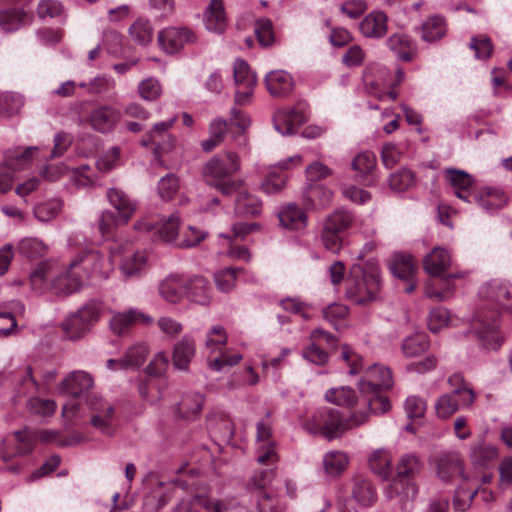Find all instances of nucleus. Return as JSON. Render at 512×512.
Here are the masks:
<instances>
[{
  "instance_id": "f257e3e1",
  "label": "nucleus",
  "mask_w": 512,
  "mask_h": 512,
  "mask_svg": "<svg viewBox=\"0 0 512 512\" xmlns=\"http://www.w3.org/2000/svg\"><path fill=\"white\" fill-rule=\"evenodd\" d=\"M479 298L485 302L475 312L472 328L487 349H498L502 336L497 330V319L501 310L512 313V285L493 279L484 283L479 289Z\"/></svg>"
},
{
  "instance_id": "f03ea898",
  "label": "nucleus",
  "mask_w": 512,
  "mask_h": 512,
  "mask_svg": "<svg viewBox=\"0 0 512 512\" xmlns=\"http://www.w3.org/2000/svg\"><path fill=\"white\" fill-rule=\"evenodd\" d=\"M71 398L62 406L61 415L66 421L84 417L87 412L91 414V425L104 434H111L114 420V406L102 399L98 394H91L82 397L70 396Z\"/></svg>"
},
{
  "instance_id": "7ed1b4c3",
  "label": "nucleus",
  "mask_w": 512,
  "mask_h": 512,
  "mask_svg": "<svg viewBox=\"0 0 512 512\" xmlns=\"http://www.w3.org/2000/svg\"><path fill=\"white\" fill-rule=\"evenodd\" d=\"M380 283V269L375 260L354 264L345 281L346 296L356 304H368L375 299Z\"/></svg>"
},
{
  "instance_id": "20e7f679",
  "label": "nucleus",
  "mask_w": 512,
  "mask_h": 512,
  "mask_svg": "<svg viewBox=\"0 0 512 512\" xmlns=\"http://www.w3.org/2000/svg\"><path fill=\"white\" fill-rule=\"evenodd\" d=\"M240 169L239 157L233 152L211 158L203 167L204 181L224 195H230L238 189L239 183L231 176Z\"/></svg>"
},
{
  "instance_id": "39448f33",
  "label": "nucleus",
  "mask_w": 512,
  "mask_h": 512,
  "mask_svg": "<svg viewBox=\"0 0 512 512\" xmlns=\"http://www.w3.org/2000/svg\"><path fill=\"white\" fill-rule=\"evenodd\" d=\"M181 217L178 212L172 213L169 217H163L157 221L151 216L140 218L135 224L134 229L140 233H151L162 242L173 244L177 247L180 241Z\"/></svg>"
},
{
  "instance_id": "423d86ee",
  "label": "nucleus",
  "mask_w": 512,
  "mask_h": 512,
  "mask_svg": "<svg viewBox=\"0 0 512 512\" xmlns=\"http://www.w3.org/2000/svg\"><path fill=\"white\" fill-rule=\"evenodd\" d=\"M103 311L102 302L89 300L66 318L63 327L70 339H78L94 326Z\"/></svg>"
},
{
  "instance_id": "0eeeda50",
  "label": "nucleus",
  "mask_w": 512,
  "mask_h": 512,
  "mask_svg": "<svg viewBox=\"0 0 512 512\" xmlns=\"http://www.w3.org/2000/svg\"><path fill=\"white\" fill-rule=\"evenodd\" d=\"M351 496H339L337 507L339 512H358V507H369L377 499V493L372 482L361 476L352 480Z\"/></svg>"
},
{
  "instance_id": "6e6552de",
  "label": "nucleus",
  "mask_w": 512,
  "mask_h": 512,
  "mask_svg": "<svg viewBox=\"0 0 512 512\" xmlns=\"http://www.w3.org/2000/svg\"><path fill=\"white\" fill-rule=\"evenodd\" d=\"M305 428L313 434H321L331 440L341 437L347 430L345 418L338 410L324 408L318 410L311 421L305 423Z\"/></svg>"
},
{
  "instance_id": "1a4fd4ad",
  "label": "nucleus",
  "mask_w": 512,
  "mask_h": 512,
  "mask_svg": "<svg viewBox=\"0 0 512 512\" xmlns=\"http://www.w3.org/2000/svg\"><path fill=\"white\" fill-rule=\"evenodd\" d=\"M111 257L107 258L97 251L84 252L79 254L71 262V271L78 269L85 283L91 276L108 278L113 271V261Z\"/></svg>"
},
{
  "instance_id": "9d476101",
  "label": "nucleus",
  "mask_w": 512,
  "mask_h": 512,
  "mask_svg": "<svg viewBox=\"0 0 512 512\" xmlns=\"http://www.w3.org/2000/svg\"><path fill=\"white\" fill-rule=\"evenodd\" d=\"M110 250L113 259L121 258L120 270L126 278L139 277L147 267L148 256L144 250L119 244H113Z\"/></svg>"
},
{
  "instance_id": "9b49d317",
  "label": "nucleus",
  "mask_w": 512,
  "mask_h": 512,
  "mask_svg": "<svg viewBox=\"0 0 512 512\" xmlns=\"http://www.w3.org/2000/svg\"><path fill=\"white\" fill-rule=\"evenodd\" d=\"M176 122V117L161 121L153 125V128L140 141L143 146H153L156 158L160 159L163 153L171 151L176 145L175 137L169 133V129Z\"/></svg>"
},
{
  "instance_id": "f8f14e48",
  "label": "nucleus",
  "mask_w": 512,
  "mask_h": 512,
  "mask_svg": "<svg viewBox=\"0 0 512 512\" xmlns=\"http://www.w3.org/2000/svg\"><path fill=\"white\" fill-rule=\"evenodd\" d=\"M392 386L393 377L390 368L380 364L368 366L358 384L360 393L388 390Z\"/></svg>"
},
{
  "instance_id": "ddd939ff",
  "label": "nucleus",
  "mask_w": 512,
  "mask_h": 512,
  "mask_svg": "<svg viewBox=\"0 0 512 512\" xmlns=\"http://www.w3.org/2000/svg\"><path fill=\"white\" fill-rule=\"evenodd\" d=\"M93 376L84 370L69 372L57 385L60 395L83 397L94 387Z\"/></svg>"
},
{
  "instance_id": "4468645a",
  "label": "nucleus",
  "mask_w": 512,
  "mask_h": 512,
  "mask_svg": "<svg viewBox=\"0 0 512 512\" xmlns=\"http://www.w3.org/2000/svg\"><path fill=\"white\" fill-rule=\"evenodd\" d=\"M336 339L330 333L317 328L310 334V344L302 351L304 359L316 365H324L328 362L329 356L322 345L332 346Z\"/></svg>"
},
{
  "instance_id": "2eb2a0df",
  "label": "nucleus",
  "mask_w": 512,
  "mask_h": 512,
  "mask_svg": "<svg viewBox=\"0 0 512 512\" xmlns=\"http://www.w3.org/2000/svg\"><path fill=\"white\" fill-rule=\"evenodd\" d=\"M187 285V275L171 273L159 282L158 293L166 302L178 304L186 298Z\"/></svg>"
},
{
  "instance_id": "dca6fc26",
  "label": "nucleus",
  "mask_w": 512,
  "mask_h": 512,
  "mask_svg": "<svg viewBox=\"0 0 512 512\" xmlns=\"http://www.w3.org/2000/svg\"><path fill=\"white\" fill-rule=\"evenodd\" d=\"M306 121L307 115L301 105L279 109L273 117L275 130L284 136L294 134Z\"/></svg>"
},
{
  "instance_id": "f3484780",
  "label": "nucleus",
  "mask_w": 512,
  "mask_h": 512,
  "mask_svg": "<svg viewBox=\"0 0 512 512\" xmlns=\"http://www.w3.org/2000/svg\"><path fill=\"white\" fill-rule=\"evenodd\" d=\"M196 35L186 27H170L162 30L158 35V43L161 49L168 54L181 50L186 44L194 43Z\"/></svg>"
},
{
  "instance_id": "a211bd4d",
  "label": "nucleus",
  "mask_w": 512,
  "mask_h": 512,
  "mask_svg": "<svg viewBox=\"0 0 512 512\" xmlns=\"http://www.w3.org/2000/svg\"><path fill=\"white\" fill-rule=\"evenodd\" d=\"M71 263L65 272L53 277L50 282V290L61 296H66L78 291L84 284V278L78 269L71 271Z\"/></svg>"
},
{
  "instance_id": "6ab92c4d",
  "label": "nucleus",
  "mask_w": 512,
  "mask_h": 512,
  "mask_svg": "<svg viewBox=\"0 0 512 512\" xmlns=\"http://www.w3.org/2000/svg\"><path fill=\"white\" fill-rule=\"evenodd\" d=\"M438 477L443 481H449L454 476L460 475L463 480H468L464 474V462L458 452H448L441 455L436 461Z\"/></svg>"
},
{
  "instance_id": "aec40b11",
  "label": "nucleus",
  "mask_w": 512,
  "mask_h": 512,
  "mask_svg": "<svg viewBox=\"0 0 512 512\" xmlns=\"http://www.w3.org/2000/svg\"><path fill=\"white\" fill-rule=\"evenodd\" d=\"M121 119L120 110L103 105L95 108L89 115L90 125L97 131L106 133L112 131Z\"/></svg>"
},
{
  "instance_id": "412c9836",
  "label": "nucleus",
  "mask_w": 512,
  "mask_h": 512,
  "mask_svg": "<svg viewBox=\"0 0 512 512\" xmlns=\"http://www.w3.org/2000/svg\"><path fill=\"white\" fill-rule=\"evenodd\" d=\"M153 323V318L137 309H130L126 312L115 314L110 320L112 331L121 335L125 333L134 324H143L149 326Z\"/></svg>"
},
{
  "instance_id": "4be33fe9",
  "label": "nucleus",
  "mask_w": 512,
  "mask_h": 512,
  "mask_svg": "<svg viewBox=\"0 0 512 512\" xmlns=\"http://www.w3.org/2000/svg\"><path fill=\"white\" fill-rule=\"evenodd\" d=\"M359 29L366 38H383L388 31V17L384 12L372 11L360 21Z\"/></svg>"
},
{
  "instance_id": "5701e85b",
  "label": "nucleus",
  "mask_w": 512,
  "mask_h": 512,
  "mask_svg": "<svg viewBox=\"0 0 512 512\" xmlns=\"http://www.w3.org/2000/svg\"><path fill=\"white\" fill-rule=\"evenodd\" d=\"M222 503L207 495H195L182 500L174 509V512H221Z\"/></svg>"
},
{
  "instance_id": "b1692460",
  "label": "nucleus",
  "mask_w": 512,
  "mask_h": 512,
  "mask_svg": "<svg viewBox=\"0 0 512 512\" xmlns=\"http://www.w3.org/2000/svg\"><path fill=\"white\" fill-rule=\"evenodd\" d=\"M205 28L213 33H223L227 27V17L222 0H211L204 11Z\"/></svg>"
},
{
  "instance_id": "393cba45",
  "label": "nucleus",
  "mask_w": 512,
  "mask_h": 512,
  "mask_svg": "<svg viewBox=\"0 0 512 512\" xmlns=\"http://www.w3.org/2000/svg\"><path fill=\"white\" fill-rule=\"evenodd\" d=\"M186 298L199 305H209L212 299V288L209 281L199 275L188 276Z\"/></svg>"
},
{
  "instance_id": "a878e982",
  "label": "nucleus",
  "mask_w": 512,
  "mask_h": 512,
  "mask_svg": "<svg viewBox=\"0 0 512 512\" xmlns=\"http://www.w3.org/2000/svg\"><path fill=\"white\" fill-rule=\"evenodd\" d=\"M196 353L195 340L184 335L173 348L172 362L176 369L187 370Z\"/></svg>"
},
{
  "instance_id": "bb28decb",
  "label": "nucleus",
  "mask_w": 512,
  "mask_h": 512,
  "mask_svg": "<svg viewBox=\"0 0 512 512\" xmlns=\"http://www.w3.org/2000/svg\"><path fill=\"white\" fill-rule=\"evenodd\" d=\"M107 199L110 205L116 209L118 218L123 223H127L136 211V203L121 189H109Z\"/></svg>"
},
{
  "instance_id": "cd10ccee",
  "label": "nucleus",
  "mask_w": 512,
  "mask_h": 512,
  "mask_svg": "<svg viewBox=\"0 0 512 512\" xmlns=\"http://www.w3.org/2000/svg\"><path fill=\"white\" fill-rule=\"evenodd\" d=\"M268 92L277 97L288 95L294 88L292 76L284 70H274L265 77Z\"/></svg>"
},
{
  "instance_id": "c85d7f7f",
  "label": "nucleus",
  "mask_w": 512,
  "mask_h": 512,
  "mask_svg": "<svg viewBox=\"0 0 512 512\" xmlns=\"http://www.w3.org/2000/svg\"><path fill=\"white\" fill-rule=\"evenodd\" d=\"M469 456L475 467L485 468L498 459L499 450L496 445L478 441L471 445Z\"/></svg>"
},
{
  "instance_id": "c756f323",
  "label": "nucleus",
  "mask_w": 512,
  "mask_h": 512,
  "mask_svg": "<svg viewBox=\"0 0 512 512\" xmlns=\"http://www.w3.org/2000/svg\"><path fill=\"white\" fill-rule=\"evenodd\" d=\"M17 441V449H11L8 440H3L0 444V457L4 462L10 461L16 454H27L33 449L32 435L30 431L23 430L14 433Z\"/></svg>"
},
{
  "instance_id": "7c9ffc66",
  "label": "nucleus",
  "mask_w": 512,
  "mask_h": 512,
  "mask_svg": "<svg viewBox=\"0 0 512 512\" xmlns=\"http://www.w3.org/2000/svg\"><path fill=\"white\" fill-rule=\"evenodd\" d=\"M451 265V255L442 247H435L423 260L425 271L432 276H439Z\"/></svg>"
},
{
  "instance_id": "2f4dec72",
  "label": "nucleus",
  "mask_w": 512,
  "mask_h": 512,
  "mask_svg": "<svg viewBox=\"0 0 512 512\" xmlns=\"http://www.w3.org/2000/svg\"><path fill=\"white\" fill-rule=\"evenodd\" d=\"M389 49L401 60H412L417 52L414 41L405 34L395 33L387 39Z\"/></svg>"
},
{
  "instance_id": "473e14b6",
  "label": "nucleus",
  "mask_w": 512,
  "mask_h": 512,
  "mask_svg": "<svg viewBox=\"0 0 512 512\" xmlns=\"http://www.w3.org/2000/svg\"><path fill=\"white\" fill-rule=\"evenodd\" d=\"M416 493L414 482L399 476L393 479L387 487V496L390 499H397L400 504L412 500Z\"/></svg>"
},
{
  "instance_id": "72a5a7b5",
  "label": "nucleus",
  "mask_w": 512,
  "mask_h": 512,
  "mask_svg": "<svg viewBox=\"0 0 512 512\" xmlns=\"http://www.w3.org/2000/svg\"><path fill=\"white\" fill-rule=\"evenodd\" d=\"M446 178L450 182L451 186L454 189L455 195L466 201H470V189L472 187L473 181L470 175L465 173L464 171L455 170V169H447Z\"/></svg>"
},
{
  "instance_id": "f704fd0d",
  "label": "nucleus",
  "mask_w": 512,
  "mask_h": 512,
  "mask_svg": "<svg viewBox=\"0 0 512 512\" xmlns=\"http://www.w3.org/2000/svg\"><path fill=\"white\" fill-rule=\"evenodd\" d=\"M280 225L286 229L299 230L306 226L307 217L302 209L294 204L284 207L279 213Z\"/></svg>"
},
{
  "instance_id": "c9c22d12",
  "label": "nucleus",
  "mask_w": 512,
  "mask_h": 512,
  "mask_svg": "<svg viewBox=\"0 0 512 512\" xmlns=\"http://www.w3.org/2000/svg\"><path fill=\"white\" fill-rule=\"evenodd\" d=\"M391 464V453L385 448L374 450L368 458V465L370 470L383 479H386L390 476L392 471Z\"/></svg>"
},
{
  "instance_id": "e433bc0d",
  "label": "nucleus",
  "mask_w": 512,
  "mask_h": 512,
  "mask_svg": "<svg viewBox=\"0 0 512 512\" xmlns=\"http://www.w3.org/2000/svg\"><path fill=\"white\" fill-rule=\"evenodd\" d=\"M480 207L487 211H494L504 207L508 201L506 194L498 189L486 187L476 196Z\"/></svg>"
},
{
  "instance_id": "4c0bfd02",
  "label": "nucleus",
  "mask_w": 512,
  "mask_h": 512,
  "mask_svg": "<svg viewBox=\"0 0 512 512\" xmlns=\"http://www.w3.org/2000/svg\"><path fill=\"white\" fill-rule=\"evenodd\" d=\"M391 272L398 278L411 281L416 272V262L412 255L397 253L390 265Z\"/></svg>"
},
{
  "instance_id": "58836bf2",
  "label": "nucleus",
  "mask_w": 512,
  "mask_h": 512,
  "mask_svg": "<svg viewBox=\"0 0 512 512\" xmlns=\"http://www.w3.org/2000/svg\"><path fill=\"white\" fill-rule=\"evenodd\" d=\"M204 398L200 393H187L178 403L177 413L181 418L192 419L202 410Z\"/></svg>"
},
{
  "instance_id": "ea45409f",
  "label": "nucleus",
  "mask_w": 512,
  "mask_h": 512,
  "mask_svg": "<svg viewBox=\"0 0 512 512\" xmlns=\"http://www.w3.org/2000/svg\"><path fill=\"white\" fill-rule=\"evenodd\" d=\"M323 468L327 475L337 477L342 474L349 464V458L345 452L329 451L323 456Z\"/></svg>"
},
{
  "instance_id": "a19ab883",
  "label": "nucleus",
  "mask_w": 512,
  "mask_h": 512,
  "mask_svg": "<svg viewBox=\"0 0 512 512\" xmlns=\"http://www.w3.org/2000/svg\"><path fill=\"white\" fill-rule=\"evenodd\" d=\"M18 253L28 259L44 257L48 252V246L37 237H24L17 244Z\"/></svg>"
},
{
  "instance_id": "79ce46f5",
  "label": "nucleus",
  "mask_w": 512,
  "mask_h": 512,
  "mask_svg": "<svg viewBox=\"0 0 512 512\" xmlns=\"http://www.w3.org/2000/svg\"><path fill=\"white\" fill-rule=\"evenodd\" d=\"M448 384L451 388L450 393L455 394L461 398L463 407H470L476 398L473 389L465 382L460 374H453L448 378Z\"/></svg>"
},
{
  "instance_id": "37998d69",
  "label": "nucleus",
  "mask_w": 512,
  "mask_h": 512,
  "mask_svg": "<svg viewBox=\"0 0 512 512\" xmlns=\"http://www.w3.org/2000/svg\"><path fill=\"white\" fill-rule=\"evenodd\" d=\"M354 223L355 217L351 212L345 209H337L325 218L323 226L342 234Z\"/></svg>"
},
{
  "instance_id": "c03bdc74",
  "label": "nucleus",
  "mask_w": 512,
  "mask_h": 512,
  "mask_svg": "<svg viewBox=\"0 0 512 512\" xmlns=\"http://www.w3.org/2000/svg\"><path fill=\"white\" fill-rule=\"evenodd\" d=\"M261 201L247 191H240L235 201V211L241 216H255L261 212Z\"/></svg>"
},
{
  "instance_id": "a18cd8bd",
  "label": "nucleus",
  "mask_w": 512,
  "mask_h": 512,
  "mask_svg": "<svg viewBox=\"0 0 512 512\" xmlns=\"http://www.w3.org/2000/svg\"><path fill=\"white\" fill-rule=\"evenodd\" d=\"M325 399L337 406L352 408L357 404L355 391L348 386L330 388L325 393Z\"/></svg>"
},
{
  "instance_id": "49530a36",
  "label": "nucleus",
  "mask_w": 512,
  "mask_h": 512,
  "mask_svg": "<svg viewBox=\"0 0 512 512\" xmlns=\"http://www.w3.org/2000/svg\"><path fill=\"white\" fill-rule=\"evenodd\" d=\"M460 408H464L461 398L450 392L442 394L435 402V412L440 419H448Z\"/></svg>"
},
{
  "instance_id": "de8ad7c7",
  "label": "nucleus",
  "mask_w": 512,
  "mask_h": 512,
  "mask_svg": "<svg viewBox=\"0 0 512 512\" xmlns=\"http://www.w3.org/2000/svg\"><path fill=\"white\" fill-rule=\"evenodd\" d=\"M447 31L445 20L440 16L429 17L421 27L422 39L433 42L441 39Z\"/></svg>"
},
{
  "instance_id": "09e8293b",
  "label": "nucleus",
  "mask_w": 512,
  "mask_h": 512,
  "mask_svg": "<svg viewBox=\"0 0 512 512\" xmlns=\"http://www.w3.org/2000/svg\"><path fill=\"white\" fill-rule=\"evenodd\" d=\"M38 389H39V384L33 377L31 367L26 366L23 369V371L17 381V384H16V388H15L16 401H19L22 398H24L30 394L36 393L38 391Z\"/></svg>"
},
{
  "instance_id": "8fccbe9b",
  "label": "nucleus",
  "mask_w": 512,
  "mask_h": 512,
  "mask_svg": "<svg viewBox=\"0 0 512 512\" xmlns=\"http://www.w3.org/2000/svg\"><path fill=\"white\" fill-rule=\"evenodd\" d=\"M402 352L406 357H416L429 348V341L425 334L416 333L403 340Z\"/></svg>"
},
{
  "instance_id": "3c124183",
  "label": "nucleus",
  "mask_w": 512,
  "mask_h": 512,
  "mask_svg": "<svg viewBox=\"0 0 512 512\" xmlns=\"http://www.w3.org/2000/svg\"><path fill=\"white\" fill-rule=\"evenodd\" d=\"M132 40L141 46L148 45L153 38V28L150 22L143 18H138L129 29Z\"/></svg>"
},
{
  "instance_id": "603ef678",
  "label": "nucleus",
  "mask_w": 512,
  "mask_h": 512,
  "mask_svg": "<svg viewBox=\"0 0 512 512\" xmlns=\"http://www.w3.org/2000/svg\"><path fill=\"white\" fill-rule=\"evenodd\" d=\"M149 349L145 343H136L131 346L122 358V365L128 368H139L144 364Z\"/></svg>"
},
{
  "instance_id": "864d4df0",
  "label": "nucleus",
  "mask_w": 512,
  "mask_h": 512,
  "mask_svg": "<svg viewBox=\"0 0 512 512\" xmlns=\"http://www.w3.org/2000/svg\"><path fill=\"white\" fill-rule=\"evenodd\" d=\"M234 82L236 87H255L257 79L255 73H253L247 62L241 59H237L233 66Z\"/></svg>"
},
{
  "instance_id": "5fc2aeb1",
  "label": "nucleus",
  "mask_w": 512,
  "mask_h": 512,
  "mask_svg": "<svg viewBox=\"0 0 512 512\" xmlns=\"http://www.w3.org/2000/svg\"><path fill=\"white\" fill-rule=\"evenodd\" d=\"M396 469L397 476L411 480V478L420 472L421 462L415 454L406 453L399 459Z\"/></svg>"
},
{
  "instance_id": "6e6d98bb",
  "label": "nucleus",
  "mask_w": 512,
  "mask_h": 512,
  "mask_svg": "<svg viewBox=\"0 0 512 512\" xmlns=\"http://www.w3.org/2000/svg\"><path fill=\"white\" fill-rule=\"evenodd\" d=\"M28 411L36 416H52L57 409V403L52 399H43L37 396L30 397L27 400Z\"/></svg>"
},
{
  "instance_id": "4d7b16f0",
  "label": "nucleus",
  "mask_w": 512,
  "mask_h": 512,
  "mask_svg": "<svg viewBox=\"0 0 512 512\" xmlns=\"http://www.w3.org/2000/svg\"><path fill=\"white\" fill-rule=\"evenodd\" d=\"M457 277H461V274L448 275L441 278L439 280V288H435L433 283H427L425 287L426 296L437 301L446 300L452 292L450 282L453 278Z\"/></svg>"
},
{
  "instance_id": "13d9d810",
  "label": "nucleus",
  "mask_w": 512,
  "mask_h": 512,
  "mask_svg": "<svg viewBox=\"0 0 512 512\" xmlns=\"http://www.w3.org/2000/svg\"><path fill=\"white\" fill-rule=\"evenodd\" d=\"M26 17L21 9L0 11V26L6 32H13L24 23Z\"/></svg>"
},
{
  "instance_id": "bf43d9fd",
  "label": "nucleus",
  "mask_w": 512,
  "mask_h": 512,
  "mask_svg": "<svg viewBox=\"0 0 512 512\" xmlns=\"http://www.w3.org/2000/svg\"><path fill=\"white\" fill-rule=\"evenodd\" d=\"M228 335L224 327L221 325H213L206 334L205 347L210 352H221L222 347L226 345Z\"/></svg>"
},
{
  "instance_id": "052dcab7",
  "label": "nucleus",
  "mask_w": 512,
  "mask_h": 512,
  "mask_svg": "<svg viewBox=\"0 0 512 512\" xmlns=\"http://www.w3.org/2000/svg\"><path fill=\"white\" fill-rule=\"evenodd\" d=\"M362 394L365 395V401L371 414L382 415L390 410V401L387 396L381 394V391Z\"/></svg>"
},
{
  "instance_id": "680f3d73",
  "label": "nucleus",
  "mask_w": 512,
  "mask_h": 512,
  "mask_svg": "<svg viewBox=\"0 0 512 512\" xmlns=\"http://www.w3.org/2000/svg\"><path fill=\"white\" fill-rule=\"evenodd\" d=\"M61 208V200L51 199L36 205L34 208V215L39 221L48 222L59 214Z\"/></svg>"
},
{
  "instance_id": "e2e57ef3",
  "label": "nucleus",
  "mask_w": 512,
  "mask_h": 512,
  "mask_svg": "<svg viewBox=\"0 0 512 512\" xmlns=\"http://www.w3.org/2000/svg\"><path fill=\"white\" fill-rule=\"evenodd\" d=\"M415 184V176L409 169L402 168L389 177V186L392 190L401 192Z\"/></svg>"
},
{
  "instance_id": "0e129e2a",
  "label": "nucleus",
  "mask_w": 512,
  "mask_h": 512,
  "mask_svg": "<svg viewBox=\"0 0 512 512\" xmlns=\"http://www.w3.org/2000/svg\"><path fill=\"white\" fill-rule=\"evenodd\" d=\"M50 278V265L46 262L40 263L30 274V282L33 290L37 292H44L48 285Z\"/></svg>"
},
{
  "instance_id": "69168bd1",
  "label": "nucleus",
  "mask_w": 512,
  "mask_h": 512,
  "mask_svg": "<svg viewBox=\"0 0 512 512\" xmlns=\"http://www.w3.org/2000/svg\"><path fill=\"white\" fill-rule=\"evenodd\" d=\"M207 232L196 227L189 225L182 232L180 241L177 242L178 248H192L199 245L207 237Z\"/></svg>"
},
{
  "instance_id": "338daca9",
  "label": "nucleus",
  "mask_w": 512,
  "mask_h": 512,
  "mask_svg": "<svg viewBox=\"0 0 512 512\" xmlns=\"http://www.w3.org/2000/svg\"><path fill=\"white\" fill-rule=\"evenodd\" d=\"M241 268L228 267L215 273V283L221 292H230L236 284L237 273L242 272Z\"/></svg>"
},
{
  "instance_id": "774afa93",
  "label": "nucleus",
  "mask_w": 512,
  "mask_h": 512,
  "mask_svg": "<svg viewBox=\"0 0 512 512\" xmlns=\"http://www.w3.org/2000/svg\"><path fill=\"white\" fill-rule=\"evenodd\" d=\"M138 93L145 101H155L162 94V86L158 79L148 77L142 80L138 85Z\"/></svg>"
}]
</instances>
